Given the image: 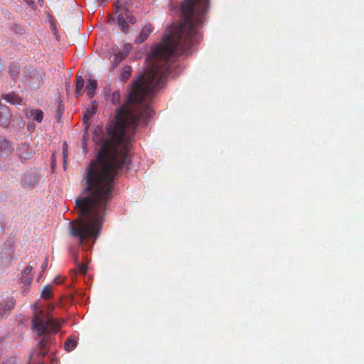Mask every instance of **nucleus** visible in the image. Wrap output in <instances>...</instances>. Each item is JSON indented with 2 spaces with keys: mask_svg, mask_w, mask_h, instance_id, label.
<instances>
[{
  "mask_svg": "<svg viewBox=\"0 0 364 364\" xmlns=\"http://www.w3.org/2000/svg\"><path fill=\"white\" fill-rule=\"evenodd\" d=\"M159 88L132 87L129 103L118 109L115 122L107 129V137L88 171L85 195L75 202L79 218L69 225L70 235L82 245H87V240L95 242L98 237L112 196L114 178L127 161L132 136L140 118L151 116L149 106L134 104L149 99Z\"/></svg>",
  "mask_w": 364,
  "mask_h": 364,
  "instance_id": "nucleus-1",
  "label": "nucleus"
},
{
  "mask_svg": "<svg viewBox=\"0 0 364 364\" xmlns=\"http://www.w3.org/2000/svg\"><path fill=\"white\" fill-rule=\"evenodd\" d=\"M32 328L38 336L48 333H56L60 329V323L53 319L49 314L41 311H35L33 318Z\"/></svg>",
  "mask_w": 364,
  "mask_h": 364,
  "instance_id": "nucleus-2",
  "label": "nucleus"
},
{
  "mask_svg": "<svg viewBox=\"0 0 364 364\" xmlns=\"http://www.w3.org/2000/svg\"><path fill=\"white\" fill-rule=\"evenodd\" d=\"M127 10L128 6L122 1L119 0L116 2L115 13L117 15L118 24L124 31L127 28L128 22L130 23H135V18L127 12Z\"/></svg>",
  "mask_w": 364,
  "mask_h": 364,
  "instance_id": "nucleus-3",
  "label": "nucleus"
},
{
  "mask_svg": "<svg viewBox=\"0 0 364 364\" xmlns=\"http://www.w3.org/2000/svg\"><path fill=\"white\" fill-rule=\"evenodd\" d=\"M132 49V45L127 43L121 49L114 50V62L119 63L122 59L125 58Z\"/></svg>",
  "mask_w": 364,
  "mask_h": 364,
  "instance_id": "nucleus-4",
  "label": "nucleus"
},
{
  "mask_svg": "<svg viewBox=\"0 0 364 364\" xmlns=\"http://www.w3.org/2000/svg\"><path fill=\"white\" fill-rule=\"evenodd\" d=\"M26 114L28 118L36 120L38 122H41L43 118V113L40 109H28L26 111Z\"/></svg>",
  "mask_w": 364,
  "mask_h": 364,
  "instance_id": "nucleus-5",
  "label": "nucleus"
},
{
  "mask_svg": "<svg viewBox=\"0 0 364 364\" xmlns=\"http://www.w3.org/2000/svg\"><path fill=\"white\" fill-rule=\"evenodd\" d=\"M46 345H47V341L44 338L38 344V348H39L38 351L37 353H33L31 355L30 359L33 360L36 355H42V356L46 355L47 353H48V350H47V348H46Z\"/></svg>",
  "mask_w": 364,
  "mask_h": 364,
  "instance_id": "nucleus-6",
  "label": "nucleus"
},
{
  "mask_svg": "<svg viewBox=\"0 0 364 364\" xmlns=\"http://www.w3.org/2000/svg\"><path fill=\"white\" fill-rule=\"evenodd\" d=\"M152 29L150 25H145L140 31L139 35L136 38L138 43L144 42L149 34L151 33Z\"/></svg>",
  "mask_w": 364,
  "mask_h": 364,
  "instance_id": "nucleus-7",
  "label": "nucleus"
},
{
  "mask_svg": "<svg viewBox=\"0 0 364 364\" xmlns=\"http://www.w3.org/2000/svg\"><path fill=\"white\" fill-rule=\"evenodd\" d=\"M97 87V82L95 80L89 79L87 82L86 90L87 95L90 98H92L95 94V89Z\"/></svg>",
  "mask_w": 364,
  "mask_h": 364,
  "instance_id": "nucleus-8",
  "label": "nucleus"
},
{
  "mask_svg": "<svg viewBox=\"0 0 364 364\" xmlns=\"http://www.w3.org/2000/svg\"><path fill=\"white\" fill-rule=\"evenodd\" d=\"M9 116L10 114L7 107L4 106L0 107V124H6L9 121Z\"/></svg>",
  "mask_w": 364,
  "mask_h": 364,
  "instance_id": "nucleus-9",
  "label": "nucleus"
},
{
  "mask_svg": "<svg viewBox=\"0 0 364 364\" xmlns=\"http://www.w3.org/2000/svg\"><path fill=\"white\" fill-rule=\"evenodd\" d=\"M4 100L12 105H21V99L15 94H8L4 96Z\"/></svg>",
  "mask_w": 364,
  "mask_h": 364,
  "instance_id": "nucleus-10",
  "label": "nucleus"
},
{
  "mask_svg": "<svg viewBox=\"0 0 364 364\" xmlns=\"http://www.w3.org/2000/svg\"><path fill=\"white\" fill-rule=\"evenodd\" d=\"M14 305L12 301L9 304H0V318L4 317L14 307Z\"/></svg>",
  "mask_w": 364,
  "mask_h": 364,
  "instance_id": "nucleus-11",
  "label": "nucleus"
},
{
  "mask_svg": "<svg viewBox=\"0 0 364 364\" xmlns=\"http://www.w3.org/2000/svg\"><path fill=\"white\" fill-rule=\"evenodd\" d=\"M77 340L74 338H68L65 343V349L67 351L73 350L77 346Z\"/></svg>",
  "mask_w": 364,
  "mask_h": 364,
  "instance_id": "nucleus-12",
  "label": "nucleus"
},
{
  "mask_svg": "<svg viewBox=\"0 0 364 364\" xmlns=\"http://www.w3.org/2000/svg\"><path fill=\"white\" fill-rule=\"evenodd\" d=\"M84 87V79L81 75H77L76 77V93L77 95H80L81 91L82 90Z\"/></svg>",
  "mask_w": 364,
  "mask_h": 364,
  "instance_id": "nucleus-13",
  "label": "nucleus"
},
{
  "mask_svg": "<svg viewBox=\"0 0 364 364\" xmlns=\"http://www.w3.org/2000/svg\"><path fill=\"white\" fill-rule=\"evenodd\" d=\"M131 75V68L129 66H125L123 68L120 75V78L122 80H127Z\"/></svg>",
  "mask_w": 364,
  "mask_h": 364,
  "instance_id": "nucleus-14",
  "label": "nucleus"
},
{
  "mask_svg": "<svg viewBox=\"0 0 364 364\" xmlns=\"http://www.w3.org/2000/svg\"><path fill=\"white\" fill-rule=\"evenodd\" d=\"M52 292V288L50 285H47L45 287L41 292V296L46 299H48L50 298Z\"/></svg>",
  "mask_w": 364,
  "mask_h": 364,
  "instance_id": "nucleus-15",
  "label": "nucleus"
},
{
  "mask_svg": "<svg viewBox=\"0 0 364 364\" xmlns=\"http://www.w3.org/2000/svg\"><path fill=\"white\" fill-rule=\"evenodd\" d=\"M101 134H102V129L100 127H97L94 131V136L93 139L95 141H101Z\"/></svg>",
  "mask_w": 364,
  "mask_h": 364,
  "instance_id": "nucleus-16",
  "label": "nucleus"
},
{
  "mask_svg": "<svg viewBox=\"0 0 364 364\" xmlns=\"http://www.w3.org/2000/svg\"><path fill=\"white\" fill-rule=\"evenodd\" d=\"M120 99V95L119 92L117 91H115L112 93L111 96V101L113 104L116 105L119 103Z\"/></svg>",
  "mask_w": 364,
  "mask_h": 364,
  "instance_id": "nucleus-17",
  "label": "nucleus"
},
{
  "mask_svg": "<svg viewBox=\"0 0 364 364\" xmlns=\"http://www.w3.org/2000/svg\"><path fill=\"white\" fill-rule=\"evenodd\" d=\"M32 269H33L32 267L27 266L22 271V272H21L22 276L31 277V274Z\"/></svg>",
  "mask_w": 364,
  "mask_h": 364,
  "instance_id": "nucleus-18",
  "label": "nucleus"
},
{
  "mask_svg": "<svg viewBox=\"0 0 364 364\" xmlns=\"http://www.w3.org/2000/svg\"><path fill=\"white\" fill-rule=\"evenodd\" d=\"M31 277H27V276H22L21 277V282L23 284L24 286H28L31 282Z\"/></svg>",
  "mask_w": 364,
  "mask_h": 364,
  "instance_id": "nucleus-19",
  "label": "nucleus"
},
{
  "mask_svg": "<svg viewBox=\"0 0 364 364\" xmlns=\"http://www.w3.org/2000/svg\"><path fill=\"white\" fill-rule=\"evenodd\" d=\"M14 252V250L11 247H10L8 250V252H1V256L2 258H7V257H11L12 254Z\"/></svg>",
  "mask_w": 364,
  "mask_h": 364,
  "instance_id": "nucleus-20",
  "label": "nucleus"
},
{
  "mask_svg": "<svg viewBox=\"0 0 364 364\" xmlns=\"http://www.w3.org/2000/svg\"><path fill=\"white\" fill-rule=\"evenodd\" d=\"M93 113H94L93 109H92L91 111L87 110V112L85 114V117L89 119L90 117H91L92 116Z\"/></svg>",
  "mask_w": 364,
  "mask_h": 364,
  "instance_id": "nucleus-21",
  "label": "nucleus"
},
{
  "mask_svg": "<svg viewBox=\"0 0 364 364\" xmlns=\"http://www.w3.org/2000/svg\"><path fill=\"white\" fill-rule=\"evenodd\" d=\"M80 272L82 274H85L87 272V266L86 265H81L80 267Z\"/></svg>",
  "mask_w": 364,
  "mask_h": 364,
  "instance_id": "nucleus-22",
  "label": "nucleus"
},
{
  "mask_svg": "<svg viewBox=\"0 0 364 364\" xmlns=\"http://www.w3.org/2000/svg\"><path fill=\"white\" fill-rule=\"evenodd\" d=\"M67 148H68V146H67V144L65 143V144H63V154H64V157H65V151H66V150H67Z\"/></svg>",
  "mask_w": 364,
  "mask_h": 364,
  "instance_id": "nucleus-23",
  "label": "nucleus"
},
{
  "mask_svg": "<svg viewBox=\"0 0 364 364\" xmlns=\"http://www.w3.org/2000/svg\"><path fill=\"white\" fill-rule=\"evenodd\" d=\"M48 265V262L47 261H45L44 264L42 265V272H43L45 268H46Z\"/></svg>",
  "mask_w": 364,
  "mask_h": 364,
  "instance_id": "nucleus-24",
  "label": "nucleus"
},
{
  "mask_svg": "<svg viewBox=\"0 0 364 364\" xmlns=\"http://www.w3.org/2000/svg\"><path fill=\"white\" fill-rule=\"evenodd\" d=\"M26 3H27L28 4H33V1L32 0H23Z\"/></svg>",
  "mask_w": 364,
  "mask_h": 364,
  "instance_id": "nucleus-25",
  "label": "nucleus"
},
{
  "mask_svg": "<svg viewBox=\"0 0 364 364\" xmlns=\"http://www.w3.org/2000/svg\"><path fill=\"white\" fill-rule=\"evenodd\" d=\"M100 2L102 3L105 0H98Z\"/></svg>",
  "mask_w": 364,
  "mask_h": 364,
  "instance_id": "nucleus-26",
  "label": "nucleus"
}]
</instances>
